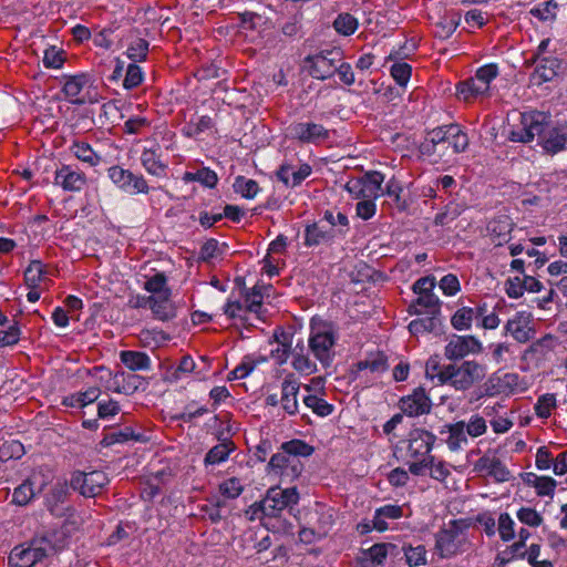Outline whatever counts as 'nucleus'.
<instances>
[{
  "instance_id": "f257e3e1",
  "label": "nucleus",
  "mask_w": 567,
  "mask_h": 567,
  "mask_svg": "<svg viewBox=\"0 0 567 567\" xmlns=\"http://www.w3.org/2000/svg\"><path fill=\"white\" fill-rule=\"evenodd\" d=\"M65 546V534L61 530H47L33 537L28 544L17 545L8 557L9 567H33L45 557Z\"/></svg>"
},
{
  "instance_id": "f03ea898",
  "label": "nucleus",
  "mask_w": 567,
  "mask_h": 567,
  "mask_svg": "<svg viewBox=\"0 0 567 567\" xmlns=\"http://www.w3.org/2000/svg\"><path fill=\"white\" fill-rule=\"evenodd\" d=\"M444 145H446V148L451 147L452 154H461L467 150L470 138L457 123L441 125L426 132L419 151L423 156H433Z\"/></svg>"
},
{
  "instance_id": "7ed1b4c3",
  "label": "nucleus",
  "mask_w": 567,
  "mask_h": 567,
  "mask_svg": "<svg viewBox=\"0 0 567 567\" xmlns=\"http://www.w3.org/2000/svg\"><path fill=\"white\" fill-rule=\"evenodd\" d=\"M299 498V492L295 486L287 488L274 486L266 492L262 499L248 507L246 515L250 520L264 519L265 516H281L285 509H291L297 505Z\"/></svg>"
},
{
  "instance_id": "20e7f679",
  "label": "nucleus",
  "mask_w": 567,
  "mask_h": 567,
  "mask_svg": "<svg viewBox=\"0 0 567 567\" xmlns=\"http://www.w3.org/2000/svg\"><path fill=\"white\" fill-rule=\"evenodd\" d=\"M486 369L475 360H466L461 364L444 365L439 374L440 384H450L457 391H466L485 378Z\"/></svg>"
},
{
  "instance_id": "39448f33",
  "label": "nucleus",
  "mask_w": 567,
  "mask_h": 567,
  "mask_svg": "<svg viewBox=\"0 0 567 567\" xmlns=\"http://www.w3.org/2000/svg\"><path fill=\"white\" fill-rule=\"evenodd\" d=\"M337 339L338 334L332 323L315 318L311 320L308 340L309 349L326 368L332 363L334 357L333 347Z\"/></svg>"
},
{
  "instance_id": "423d86ee",
  "label": "nucleus",
  "mask_w": 567,
  "mask_h": 567,
  "mask_svg": "<svg viewBox=\"0 0 567 567\" xmlns=\"http://www.w3.org/2000/svg\"><path fill=\"white\" fill-rule=\"evenodd\" d=\"M343 60V52L340 48L324 49L303 60L305 68L309 75L316 80L324 81L336 74L337 64Z\"/></svg>"
},
{
  "instance_id": "0eeeda50",
  "label": "nucleus",
  "mask_w": 567,
  "mask_h": 567,
  "mask_svg": "<svg viewBox=\"0 0 567 567\" xmlns=\"http://www.w3.org/2000/svg\"><path fill=\"white\" fill-rule=\"evenodd\" d=\"M465 544L466 539L458 520H451L435 534V551L441 558H451L463 553Z\"/></svg>"
},
{
  "instance_id": "6e6552de",
  "label": "nucleus",
  "mask_w": 567,
  "mask_h": 567,
  "mask_svg": "<svg viewBox=\"0 0 567 567\" xmlns=\"http://www.w3.org/2000/svg\"><path fill=\"white\" fill-rule=\"evenodd\" d=\"M545 118L544 112L530 111L520 113L519 123L511 125L507 132V140L515 143L527 144L532 142L542 128V121Z\"/></svg>"
},
{
  "instance_id": "1a4fd4ad",
  "label": "nucleus",
  "mask_w": 567,
  "mask_h": 567,
  "mask_svg": "<svg viewBox=\"0 0 567 567\" xmlns=\"http://www.w3.org/2000/svg\"><path fill=\"white\" fill-rule=\"evenodd\" d=\"M543 125L537 134L538 144L547 152L556 154L567 144V125L554 123L550 115L545 113Z\"/></svg>"
},
{
  "instance_id": "9d476101",
  "label": "nucleus",
  "mask_w": 567,
  "mask_h": 567,
  "mask_svg": "<svg viewBox=\"0 0 567 567\" xmlns=\"http://www.w3.org/2000/svg\"><path fill=\"white\" fill-rule=\"evenodd\" d=\"M107 176L124 193L131 195L150 193V186L142 174H135L120 165L111 166L107 169Z\"/></svg>"
},
{
  "instance_id": "9b49d317",
  "label": "nucleus",
  "mask_w": 567,
  "mask_h": 567,
  "mask_svg": "<svg viewBox=\"0 0 567 567\" xmlns=\"http://www.w3.org/2000/svg\"><path fill=\"white\" fill-rule=\"evenodd\" d=\"M107 483V475L102 471L90 473L78 471L72 474L70 486L84 497H95L102 493Z\"/></svg>"
},
{
  "instance_id": "f8f14e48",
  "label": "nucleus",
  "mask_w": 567,
  "mask_h": 567,
  "mask_svg": "<svg viewBox=\"0 0 567 567\" xmlns=\"http://www.w3.org/2000/svg\"><path fill=\"white\" fill-rule=\"evenodd\" d=\"M519 375L517 373L506 372L501 373L499 371L492 373L488 379L481 386V394L483 396H497L499 394L513 393L518 386Z\"/></svg>"
},
{
  "instance_id": "ddd939ff",
  "label": "nucleus",
  "mask_w": 567,
  "mask_h": 567,
  "mask_svg": "<svg viewBox=\"0 0 567 567\" xmlns=\"http://www.w3.org/2000/svg\"><path fill=\"white\" fill-rule=\"evenodd\" d=\"M432 405V400L423 386L415 388L411 394L399 401L400 410L410 417L429 414Z\"/></svg>"
},
{
  "instance_id": "4468645a",
  "label": "nucleus",
  "mask_w": 567,
  "mask_h": 567,
  "mask_svg": "<svg viewBox=\"0 0 567 567\" xmlns=\"http://www.w3.org/2000/svg\"><path fill=\"white\" fill-rule=\"evenodd\" d=\"M481 341L474 336L454 334L444 348V355L451 361L462 360L468 354L482 351Z\"/></svg>"
},
{
  "instance_id": "2eb2a0df",
  "label": "nucleus",
  "mask_w": 567,
  "mask_h": 567,
  "mask_svg": "<svg viewBox=\"0 0 567 567\" xmlns=\"http://www.w3.org/2000/svg\"><path fill=\"white\" fill-rule=\"evenodd\" d=\"M287 134L290 138L308 144H318L329 137L328 130L312 122H293L287 127Z\"/></svg>"
},
{
  "instance_id": "dca6fc26",
  "label": "nucleus",
  "mask_w": 567,
  "mask_h": 567,
  "mask_svg": "<svg viewBox=\"0 0 567 567\" xmlns=\"http://www.w3.org/2000/svg\"><path fill=\"white\" fill-rule=\"evenodd\" d=\"M436 436L426 430L414 429L409 435L408 453L412 458L432 456L430 453L435 443Z\"/></svg>"
},
{
  "instance_id": "f3484780",
  "label": "nucleus",
  "mask_w": 567,
  "mask_h": 567,
  "mask_svg": "<svg viewBox=\"0 0 567 567\" xmlns=\"http://www.w3.org/2000/svg\"><path fill=\"white\" fill-rule=\"evenodd\" d=\"M536 63L537 65L530 74V82L537 86L553 81L558 75L563 66V61L554 55L539 59Z\"/></svg>"
},
{
  "instance_id": "a211bd4d",
  "label": "nucleus",
  "mask_w": 567,
  "mask_h": 567,
  "mask_svg": "<svg viewBox=\"0 0 567 567\" xmlns=\"http://www.w3.org/2000/svg\"><path fill=\"white\" fill-rule=\"evenodd\" d=\"M54 183L65 192H80L86 184V176L71 165H62L55 172Z\"/></svg>"
},
{
  "instance_id": "6ab92c4d",
  "label": "nucleus",
  "mask_w": 567,
  "mask_h": 567,
  "mask_svg": "<svg viewBox=\"0 0 567 567\" xmlns=\"http://www.w3.org/2000/svg\"><path fill=\"white\" fill-rule=\"evenodd\" d=\"M300 389V382L295 378L292 373H289L281 383V398L280 403L282 410L289 415H296L298 413V393Z\"/></svg>"
},
{
  "instance_id": "aec40b11",
  "label": "nucleus",
  "mask_w": 567,
  "mask_h": 567,
  "mask_svg": "<svg viewBox=\"0 0 567 567\" xmlns=\"http://www.w3.org/2000/svg\"><path fill=\"white\" fill-rule=\"evenodd\" d=\"M487 311L485 302L475 303L474 307H461L451 318V324L455 330H470L475 319H480Z\"/></svg>"
},
{
  "instance_id": "412c9836",
  "label": "nucleus",
  "mask_w": 567,
  "mask_h": 567,
  "mask_svg": "<svg viewBox=\"0 0 567 567\" xmlns=\"http://www.w3.org/2000/svg\"><path fill=\"white\" fill-rule=\"evenodd\" d=\"M63 87L62 92L65 95V99L76 105H82L85 103V100L79 97L82 90L89 84L90 75L86 73H80L74 75H63Z\"/></svg>"
},
{
  "instance_id": "4be33fe9",
  "label": "nucleus",
  "mask_w": 567,
  "mask_h": 567,
  "mask_svg": "<svg viewBox=\"0 0 567 567\" xmlns=\"http://www.w3.org/2000/svg\"><path fill=\"white\" fill-rule=\"evenodd\" d=\"M217 440L220 442L219 444L213 446L204 457V465L207 467L209 465L220 464L229 457L230 453L235 451V443L224 436V432L220 431L217 434Z\"/></svg>"
},
{
  "instance_id": "5701e85b",
  "label": "nucleus",
  "mask_w": 567,
  "mask_h": 567,
  "mask_svg": "<svg viewBox=\"0 0 567 567\" xmlns=\"http://www.w3.org/2000/svg\"><path fill=\"white\" fill-rule=\"evenodd\" d=\"M440 434H447L445 443L452 452L460 451L463 445L468 443L464 421L444 424L440 430Z\"/></svg>"
},
{
  "instance_id": "b1692460",
  "label": "nucleus",
  "mask_w": 567,
  "mask_h": 567,
  "mask_svg": "<svg viewBox=\"0 0 567 567\" xmlns=\"http://www.w3.org/2000/svg\"><path fill=\"white\" fill-rule=\"evenodd\" d=\"M145 384L144 378L134 373L117 372L113 377L112 388L116 393L131 395Z\"/></svg>"
},
{
  "instance_id": "393cba45",
  "label": "nucleus",
  "mask_w": 567,
  "mask_h": 567,
  "mask_svg": "<svg viewBox=\"0 0 567 567\" xmlns=\"http://www.w3.org/2000/svg\"><path fill=\"white\" fill-rule=\"evenodd\" d=\"M337 239L334 235L326 229L322 221H315L305 228V246L316 247L322 244H332Z\"/></svg>"
},
{
  "instance_id": "a878e982",
  "label": "nucleus",
  "mask_w": 567,
  "mask_h": 567,
  "mask_svg": "<svg viewBox=\"0 0 567 567\" xmlns=\"http://www.w3.org/2000/svg\"><path fill=\"white\" fill-rule=\"evenodd\" d=\"M528 324L527 318L523 313H517L506 322L504 328L505 332L509 333L517 342L525 343L534 336V330Z\"/></svg>"
},
{
  "instance_id": "bb28decb",
  "label": "nucleus",
  "mask_w": 567,
  "mask_h": 567,
  "mask_svg": "<svg viewBox=\"0 0 567 567\" xmlns=\"http://www.w3.org/2000/svg\"><path fill=\"white\" fill-rule=\"evenodd\" d=\"M476 466L486 471L487 475L492 476L497 483L508 482L512 477L509 470L497 457L484 455L477 461Z\"/></svg>"
},
{
  "instance_id": "cd10ccee",
  "label": "nucleus",
  "mask_w": 567,
  "mask_h": 567,
  "mask_svg": "<svg viewBox=\"0 0 567 567\" xmlns=\"http://www.w3.org/2000/svg\"><path fill=\"white\" fill-rule=\"evenodd\" d=\"M321 221H326L330 225L329 230L334 235L337 239H343L350 230L349 218L342 212L336 209H327L322 214Z\"/></svg>"
},
{
  "instance_id": "c85d7f7f",
  "label": "nucleus",
  "mask_w": 567,
  "mask_h": 567,
  "mask_svg": "<svg viewBox=\"0 0 567 567\" xmlns=\"http://www.w3.org/2000/svg\"><path fill=\"white\" fill-rule=\"evenodd\" d=\"M141 164L153 176L164 177L166 175L167 165L161 161L159 147L144 148L141 154Z\"/></svg>"
},
{
  "instance_id": "c756f323",
  "label": "nucleus",
  "mask_w": 567,
  "mask_h": 567,
  "mask_svg": "<svg viewBox=\"0 0 567 567\" xmlns=\"http://www.w3.org/2000/svg\"><path fill=\"white\" fill-rule=\"evenodd\" d=\"M402 516L403 509L401 506L394 504H386L375 509L372 519V526L374 529L379 532H384L388 529L386 519H398L401 518Z\"/></svg>"
},
{
  "instance_id": "7c9ffc66",
  "label": "nucleus",
  "mask_w": 567,
  "mask_h": 567,
  "mask_svg": "<svg viewBox=\"0 0 567 567\" xmlns=\"http://www.w3.org/2000/svg\"><path fill=\"white\" fill-rule=\"evenodd\" d=\"M355 367L357 378H361L362 373L365 371H370L373 374H381L388 370L389 364L386 357L383 353L378 352L359 361Z\"/></svg>"
},
{
  "instance_id": "2f4dec72",
  "label": "nucleus",
  "mask_w": 567,
  "mask_h": 567,
  "mask_svg": "<svg viewBox=\"0 0 567 567\" xmlns=\"http://www.w3.org/2000/svg\"><path fill=\"white\" fill-rule=\"evenodd\" d=\"M68 493L69 486L65 482H58L52 486L45 499V506L52 515H62V508H60V504L65 501Z\"/></svg>"
},
{
  "instance_id": "473e14b6",
  "label": "nucleus",
  "mask_w": 567,
  "mask_h": 567,
  "mask_svg": "<svg viewBox=\"0 0 567 567\" xmlns=\"http://www.w3.org/2000/svg\"><path fill=\"white\" fill-rule=\"evenodd\" d=\"M419 307L427 309L429 315L440 316L441 313V301L433 292L420 295L415 301L409 306V312L411 315H420L421 310Z\"/></svg>"
},
{
  "instance_id": "72a5a7b5",
  "label": "nucleus",
  "mask_w": 567,
  "mask_h": 567,
  "mask_svg": "<svg viewBox=\"0 0 567 567\" xmlns=\"http://www.w3.org/2000/svg\"><path fill=\"white\" fill-rule=\"evenodd\" d=\"M143 300L148 302V307L157 319L167 321L175 317V311L168 302L169 298L147 296Z\"/></svg>"
},
{
  "instance_id": "f704fd0d",
  "label": "nucleus",
  "mask_w": 567,
  "mask_h": 567,
  "mask_svg": "<svg viewBox=\"0 0 567 567\" xmlns=\"http://www.w3.org/2000/svg\"><path fill=\"white\" fill-rule=\"evenodd\" d=\"M130 440L135 442L146 441L143 434L135 433L131 426H125L124 429L105 434L103 440L101 441V444L103 446H111L116 443H125Z\"/></svg>"
},
{
  "instance_id": "c9c22d12",
  "label": "nucleus",
  "mask_w": 567,
  "mask_h": 567,
  "mask_svg": "<svg viewBox=\"0 0 567 567\" xmlns=\"http://www.w3.org/2000/svg\"><path fill=\"white\" fill-rule=\"evenodd\" d=\"M291 334L285 331H276L274 340L277 342V348L270 351V357L276 360L277 364L281 365L287 362L290 354Z\"/></svg>"
},
{
  "instance_id": "e433bc0d",
  "label": "nucleus",
  "mask_w": 567,
  "mask_h": 567,
  "mask_svg": "<svg viewBox=\"0 0 567 567\" xmlns=\"http://www.w3.org/2000/svg\"><path fill=\"white\" fill-rule=\"evenodd\" d=\"M120 358L131 371L150 370L151 368V359L144 352L126 350L120 353Z\"/></svg>"
},
{
  "instance_id": "4c0bfd02",
  "label": "nucleus",
  "mask_w": 567,
  "mask_h": 567,
  "mask_svg": "<svg viewBox=\"0 0 567 567\" xmlns=\"http://www.w3.org/2000/svg\"><path fill=\"white\" fill-rule=\"evenodd\" d=\"M392 544H374L368 550L363 553V560L367 561L365 567H378L384 564L389 549L393 548Z\"/></svg>"
},
{
  "instance_id": "58836bf2",
  "label": "nucleus",
  "mask_w": 567,
  "mask_h": 567,
  "mask_svg": "<svg viewBox=\"0 0 567 567\" xmlns=\"http://www.w3.org/2000/svg\"><path fill=\"white\" fill-rule=\"evenodd\" d=\"M71 151L78 159L91 167L99 165L102 161V157L86 142H74Z\"/></svg>"
},
{
  "instance_id": "ea45409f",
  "label": "nucleus",
  "mask_w": 567,
  "mask_h": 567,
  "mask_svg": "<svg viewBox=\"0 0 567 567\" xmlns=\"http://www.w3.org/2000/svg\"><path fill=\"white\" fill-rule=\"evenodd\" d=\"M363 179V188L365 198H377L382 190L384 175L377 171L367 172L361 176Z\"/></svg>"
},
{
  "instance_id": "a19ab883",
  "label": "nucleus",
  "mask_w": 567,
  "mask_h": 567,
  "mask_svg": "<svg viewBox=\"0 0 567 567\" xmlns=\"http://www.w3.org/2000/svg\"><path fill=\"white\" fill-rule=\"evenodd\" d=\"M465 210V205L458 202H450L446 204L442 212L436 214L434 224L436 226H446L454 221Z\"/></svg>"
},
{
  "instance_id": "79ce46f5",
  "label": "nucleus",
  "mask_w": 567,
  "mask_h": 567,
  "mask_svg": "<svg viewBox=\"0 0 567 567\" xmlns=\"http://www.w3.org/2000/svg\"><path fill=\"white\" fill-rule=\"evenodd\" d=\"M457 96L464 101H470L478 95L487 93L486 85H482L476 82L475 78H470L463 82H460L456 86Z\"/></svg>"
},
{
  "instance_id": "37998d69",
  "label": "nucleus",
  "mask_w": 567,
  "mask_h": 567,
  "mask_svg": "<svg viewBox=\"0 0 567 567\" xmlns=\"http://www.w3.org/2000/svg\"><path fill=\"white\" fill-rule=\"evenodd\" d=\"M144 289L155 297H171V289L167 287V278L164 272H157L144 284Z\"/></svg>"
},
{
  "instance_id": "c03bdc74",
  "label": "nucleus",
  "mask_w": 567,
  "mask_h": 567,
  "mask_svg": "<svg viewBox=\"0 0 567 567\" xmlns=\"http://www.w3.org/2000/svg\"><path fill=\"white\" fill-rule=\"evenodd\" d=\"M332 27L338 34L349 37L357 31L359 27V21L352 14L348 12H342L337 16L332 23Z\"/></svg>"
},
{
  "instance_id": "a18cd8bd",
  "label": "nucleus",
  "mask_w": 567,
  "mask_h": 567,
  "mask_svg": "<svg viewBox=\"0 0 567 567\" xmlns=\"http://www.w3.org/2000/svg\"><path fill=\"white\" fill-rule=\"evenodd\" d=\"M45 274V265L40 260H32L24 270V282L30 289H35Z\"/></svg>"
},
{
  "instance_id": "49530a36",
  "label": "nucleus",
  "mask_w": 567,
  "mask_h": 567,
  "mask_svg": "<svg viewBox=\"0 0 567 567\" xmlns=\"http://www.w3.org/2000/svg\"><path fill=\"white\" fill-rule=\"evenodd\" d=\"M460 19L461 17L458 13L442 17L440 21L435 24V37L443 40L450 38L456 30L460 23Z\"/></svg>"
},
{
  "instance_id": "de8ad7c7",
  "label": "nucleus",
  "mask_w": 567,
  "mask_h": 567,
  "mask_svg": "<svg viewBox=\"0 0 567 567\" xmlns=\"http://www.w3.org/2000/svg\"><path fill=\"white\" fill-rule=\"evenodd\" d=\"M440 323L439 316L427 315L423 318L412 320L408 328L412 334L416 336L419 333L435 331Z\"/></svg>"
},
{
  "instance_id": "09e8293b",
  "label": "nucleus",
  "mask_w": 567,
  "mask_h": 567,
  "mask_svg": "<svg viewBox=\"0 0 567 567\" xmlns=\"http://www.w3.org/2000/svg\"><path fill=\"white\" fill-rule=\"evenodd\" d=\"M259 520L267 530L274 534H291L293 529L292 523L282 516H265Z\"/></svg>"
},
{
  "instance_id": "8fccbe9b",
  "label": "nucleus",
  "mask_w": 567,
  "mask_h": 567,
  "mask_svg": "<svg viewBox=\"0 0 567 567\" xmlns=\"http://www.w3.org/2000/svg\"><path fill=\"white\" fill-rule=\"evenodd\" d=\"M234 190L246 199H252L259 193L260 188L255 179L237 176L233 184Z\"/></svg>"
},
{
  "instance_id": "3c124183",
  "label": "nucleus",
  "mask_w": 567,
  "mask_h": 567,
  "mask_svg": "<svg viewBox=\"0 0 567 567\" xmlns=\"http://www.w3.org/2000/svg\"><path fill=\"white\" fill-rule=\"evenodd\" d=\"M305 344L300 346V352L291 351L292 367L296 371L309 375L317 371V364L311 361L305 353Z\"/></svg>"
},
{
  "instance_id": "603ef678",
  "label": "nucleus",
  "mask_w": 567,
  "mask_h": 567,
  "mask_svg": "<svg viewBox=\"0 0 567 567\" xmlns=\"http://www.w3.org/2000/svg\"><path fill=\"white\" fill-rule=\"evenodd\" d=\"M34 496L35 492L33 488V483L30 478H28L14 488L12 494V503L18 506H25L33 499Z\"/></svg>"
},
{
  "instance_id": "864d4df0",
  "label": "nucleus",
  "mask_w": 567,
  "mask_h": 567,
  "mask_svg": "<svg viewBox=\"0 0 567 567\" xmlns=\"http://www.w3.org/2000/svg\"><path fill=\"white\" fill-rule=\"evenodd\" d=\"M280 450L287 452L288 455L298 458L299 456H310L313 447L302 440H291L281 444Z\"/></svg>"
},
{
  "instance_id": "5fc2aeb1",
  "label": "nucleus",
  "mask_w": 567,
  "mask_h": 567,
  "mask_svg": "<svg viewBox=\"0 0 567 567\" xmlns=\"http://www.w3.org/2000/svg\"><path fill=\"white\" fill-rule=\"evenodd\" d=\"M24 446L20 441L10 440L4 441L0 445V461L7 462L9 460H18L24 455Z\"/></svg>"
},
{
  "instance_id": "6e6d98bb",
  "label": "nucleus",
  "mask_w": 567,
  "mask_h": 567,
  "mask_svg": "<svg viewBox=\"0 0 567 567\" xmlns=\"http://www.w3.org/2000/svg\"><path fill=\"white\" fill-rule=\"evenodd\" d=\"M148 41L136 38L128 44L126 50L127 58L131 59L133 63L145 61L148 54Z\"/></svg>"
},
{
  "instance_id": "4d7b16f0",
  "label": "nucleus",
  "mask_w": 567,
  "mask_h": 567,
  "mask_svg": "<svg viewBox=\"0 0 567 567\" xmlns=\"http://www.w3.org/2000/svg\"><path fill=\"white\" fill-rule=\"evenodd\" d=\"M303 403L307 408L311 409L313 413L321 417L330 415L334 410L332 404L313 394L305 396Z\"/></svg>"
},
{
  "instance_id": "13d9d810",
  "label": "nucleus",
  "mask_w": 567,
  "mask_h": 567,
  "mask_svg": "<svg viewBox=\"0 0 567 567\" xmlns=\"http://www.w3.org/2000/svg\"><path fill=\"white\" fill-rule=\"evenodd\" d=\"M336 513L333 509H324L318 513V518L316 523V533L318 534V538H323L328 535L330 529L334 524Z\"/></svg>"
},
{
  "instance_id": "bf43d9fd",
  "label": "nucleus",
  "mask_w": 567,
  "mask_h": 567,
  "mask_svg": "<svg viewBox=\"0 0 567 567\" xmlns=\"http://www.w3.org/2000/svg\"><path fill=\"white\" fill-rule=\"evenodd\" d=\"M404 555L409 567L426 565V549L423 545L404 547Z\"/></svg>"
},
{
  "instance_id": "052dcab7",
  "label": "nucleus",
  "mask_w": 567,
  "mask_h": 567,
  "mask_svg": "<svg viewBox=\"0 0 567 567\" xmlns=\"http://www.w3.org/2000/svg\"><path fill=\"white\" fill-rule=\"evenodd\" d=\"M558 6L554 0L539 3L530 10V14L540 21H551L556 18Z\"/></svg>"
},
{
  "instance_id": "680f3d73",
  "label": "nucleus",
  "mask_w": 567,
  "mask_h": 567,
  "mask_svg": "<svg viewBox=\"0 0 567 567\" xmlns=\"http://www.w3.org/2000/svg\"><path fill=\"white\" fill-rule=\"evenodd\" d=\"M144 79V73L142 68L136 63H130L126 68L125 78L123 80V86L126 90H132L142 84Z\"/></svg>"
},
{
  "instance_id": "e2e57ef3",
  "label": "nucleus",
  "mask_w": 567,
  "mask_h": 567,
  "mask_svg": "<svg viewBox=\"0 0 567 567\" xmlns=\"http://www.w3.org/2000/svg\"><path fill=\"white\" fill-rule=\"evenodd\" d=\"M556 408V396L553 393L540 395L535 404L536 415L546 419L550 415L551 410Z\"/></svg>"
},
{
  "instance_id": "0e129e2a",
  "label": "nucleus",
  "mask_w": 567,
  "mask_h": 567,
  "mask_svg": "<svg viewBox=\"0 0 567 567\" xmlns=\"http://www.w3.org/2000/svg\"><path fill=\"white\" fill-rule=\"evenodd\" d=\"M244 491V486L239 478L230 477L219 485V492L226 498H237Z\"/></svg>"
},
{
  "instance_id": "69168bd1",
  "label": "nucleus",
  "mask_w": 567,
  "mask_h": 567,
  "mask_svg": "<svg viewBox=\"0 0 567 567\" xmlns=\"http://www.w3.org/2000/svg\"><path fill=\"white\" fill-rule=\"evenodd\" d=\"M498 75V66L494 63L486 64L477 69L475 73L476 82L486 85V91L489 90L491 82Z\"/></svg>"
},
{
  "instance_id": "338daca9",
  "label": "nucleus",
  "mask_w": 567,
  "mask_h": 567,
  "mask_svg": "<svg viewBox=\"0 0 567 567\" xmlns=\"http://www.w3.org/2000/svg\"><path fill=\"white\" fill-rule=\"evenodd\" d=\"M515 523L508 513H502L498 517V533L504 542H509L515 537Z\"/></svg>"
},
{
  "instance_id": "774afa93",
  "label": "nucleus",
  "mask_w": 567,
  "mask_h": 567,
  "mask_svg": "<svg viewBox=\"0 0 567 567\" xmlns=\"http://www.w3.org/2000/svg\"><path fill=\"white\" fill-rule=\"evenodd\" d=\"M518 520L529 527H538L543 524V516L532 507H522L516 514Z\"/></svg>"
}]
</instances>
